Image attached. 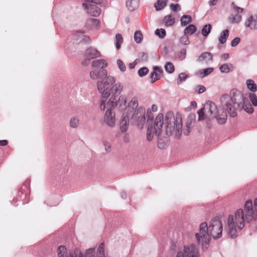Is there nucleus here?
Masks as SVG:
<instances>
[{"label":"nucleus","instance_id":"1","mask_svg":"<svg viewBox=\"0 0 257 257\" xmlns=\"http://www.w3.org/2000/svg\"><path fill=\"white\" fill-rule=\"evenodd\" d=\"M220 106L217 107L216 104L210 101H207L204 106L198 111V119L211 120L215 118L219 124L225 123L227 114L232 117L237 116V109L243 108L248 113L253 112V108L247 102L242 93L237 90L232 89L229 94H223L220 96Z\"/></svg>","mask_w":257,"mask_h":257},{"label":"nucleus","instance_id":"2","mask_svg":"<svg viewBox=\"0 0 257 257\" xmlns=\"http://www.w3.org/2000/svg\"><path fill=\"white\" fill-rule=\"evenodd\" d=\"M244 212L241 208L237 209L234 215H229L227 218L226 231L231 238L236 237L238 231L244 226L245 218L249 221L257 219V198L253 201L247 200L244 205Z\"/></svg>","mask_w":257,"mask_h":257},{"label":"nucleus","instance_id":"3","mask_svg":"<svg viewBox=\"0 0 257 257\" xmlns=\"http://www.w3.org/2000/svg\"><path fill=\"white\" fill-rule=\"evenodd\" d=\"M223 225L218 217L212 218L209 222V226L207 222L201 223L198 232L194 234L195 240L198 245H201L203 249L208 248L210 241V236L216 239L222 235Z\"/></svg>","mask_w":257,"mask_h":257},{"label":"nucleus","instance_id":"4","mask_svg":"<svg viewBox=\"0 0 257 257\" xmlns=\"http://www.w3.org/2000/svg\"><path fill=\"white\" fill-rule=\"evenodd\" d=\"M104 244L101 243L97 248L96 256H95V248H90L85 250L83 254L80 250L76 249L68 252L65 246L60 245L57 247V253L58 257H105Z\"/></svg>","mask_w":257,"mask_h":257},{"label":"nucleus","instance_id":"5","mask_svg":"<svg viewBox=\"0 0 257 257\" xmlns=\"http://www.w3.org/2000/svg\"><path fill=\"white\" fill-rule=\"evenodd\" d=\"M166 133L167 135H173L179 138L181 135L182 121L180 114L174 115L173 112H168L165 117Z\"/></svg>","mask_w":257,"mask_h":257},{"label":"nucleus","instance_id":"6","mask_svg":"<svg viewBox=\"0 0 257 257\" xmlns=\"http://www.w3.org/2000/svg\"><path fill=\"white\" fill-rule=\"evenodd\" d=\"M101 73L104 77L97 82L98 91L103 96L107 97L110 94V87L116 81V78L112 75H108L105 69L101 70Z\"/></svg>","mask_w":257,"mask_h":257},{"label":"nucleus","instance_id":"7","mask_svg":"<svg viewBox=\"0 0 257 257\" xmlns=\"http://www.w3.org/2000/svg\"><path fill=\"white\" fill-rule=\"evenodd\" d=\"M117 106L121 111L131 112V109H134L138 106V99L136 96L133 97L129 102L125 95L122 94L118 97Z\"/></svg>","mask_w":257,"mask_h":257},{"label":"nucleus","instance_id":"8","mask_svg":"<svg viewBox=\"0 0 257 257\" xmlns=\"http://www.w3.org/2000/svg\"><path fill=\"white\" fill-rule=\"evenodd\" d=\"M164 123V117L162 114H159L155 119L154 126H149L147 131V139L151 141L154 138V134L159 136L162 131Z\"/></svg>","mask_w":257,"mask_h":257},{"label":"nucleus","instance_id":"9","mask_svg":"<svg viewBox=\"0 0 257 257\" xmlns=\"http://www.w3.org/2000/svg\"><path fill=\"white\" fill-rule=\"evenodd\" d=\"M133 111L132 115V119L140 129L143 128L146 122V109L143 106H137L134 109H131Z\"/></svg>","mask_w":257,"mask_h":257},{"label":"nucleus","instance_id":"10","mask_svg":"<svg viewBox=\"0 0 257 257\" xmlns=\"http://www.w3.org/2000/svg\"><path fill=\"white\" fill-rule=\"evenodd\" d=\"M198 249L194 244L184 245L177 252L175 257H199Z\"/></svg>","mask_w":257,"mask_h":257},{"label":"nucleus","instance_id":"11","mask_svg":"<svg viewBox=\"0 0 257 257\" xmlns=\"http://www.w3.org/2000/svg\"><path fill=\"white\" fill-rule=\"evenodd\" d=\"M100 5L98 0H85L82 7L87 10V13L91 16L97 17L101 13L100 9L97 6Z\"/></svg>","mask_w":257,"mask_h":257},{"label":"nucleus","instance_id":"12","mask_svg":"<svg viewBox=\"0 0 257 257\" xmlns=\"http://www.w3.org/2000/svg\"><path fill=\"white\" fill-rule=\"evenodd\" d=\"M102 124L106 125L109 128H113L116 124L115 114L112 109H107L101 121Z\"/></svg>","mask_w":257,"mask_h":257},{"label":"nucleus","instance_id":"13","mask_svg":"<svg viewBox=\"0 0 257 257\" xmlns=\"http://www.w3.org/2000/svg\"><path fill=\"white\" fill-rule=\"evenodd\" d=\"M245 26L250 30H255L257 29V15H251L248 17L244 22Z\"/></svg>","mask_w":257,"mask_h":257},{"label":"nucleus","instance_id":"14","mask_svg":"<svg viewBox=\"0 0 257 257\" xmlns=\"http://www.w3.org/2000/svg\"><path fill=\"white\" fill-rule=\"evenodd\" d=\"M128 125L129 117L126 113H123L120 119L119 127L120 131L122 133L125 132L128 129Z\"/></svg>","mask_w":257,"mask_h":257},{"label":"nucleus","instance_id":"15","mask_svg":"<svg viewBox=\"0 0 257 257\" xmlns=\"http://www.w3.org/2000/svg\"><path fill=\"white\" fill-rule=\"evenodd\" d=\"M196 61L199 63L208 64L213 61V56L210 52H204L199 56Z\"/></svg>","mask_w":257,"mask_h":257},{"label":"nucleus","instance_id":"16","mask_svg":"<svg viewBox=\"0 0 257 257\" xmlns=\"http://www.w3.org/2000/svg\"><path fill=\"white\" fill-rule=\"evenodd\" d=\"M163 74L162 69L158 67H153V71L151 73V78L152 83H154L160 78V76Z\"/></svg>","mask_w":257,"mask_h":257},{"label":"nucleus","instance_id":"17","mask_svg":"<svg viewBox=\"0 0 257 257\" xmlns=\"http://www.w3.org/2000/svg\"><path fill=\"white\" fill-rule=\"evenodd\" d=\"M123 89L124 85L122 82H115L110 87V92H112L114 94H119L123 91Z\"/></svg>","mask_w":257,"mask_h":257},{"label":"nucleus","instance_id":"18","mask_svg":"<svg viewBox=\"0 0 257 257\" xmlns=\"http://www.w3.org/2000/svg\"><path fill=\"white\" fill-rule=\"evenodd\" d=\"M194 123V120L190 117L188 118L185 123V126L183 130V133L185 136L189 135L191 130L192 129L193 124Z\"/></svg>","mask_w":257,"mask_h":257},{"label":"nucleus","instance_id":"19","mask_svg":"<svg viewBox=\"0 0 257 257\" xmlns=\"http://www.w3.org/2000/svg\"><path fill=\"white\" fill-rule=\"evenodd\" d=\"M234 68L231 63H224L221 65L219 67V70L221 73H228L233 71Z\"/></svg>","mask_w":257,"mask_h":257},{"label":"nucleus","instance_id":"20","mask_svg":"<svg viewBox=\"0 0 257 257\" xmlns=\"http://www.w3.org/2000/svg\"><path fill=\"white\" fill-rule=\"evenodd\" d=\"M86 56L90 59H94L100 56L99 52L95 49H88L86 52Z\"/></svg>","mask_w":257,"mask_h":257},{"label":"nucleus","instance_id":"21","mask_svg":"<svg viewBox=\"0 0 257 257\" xmlns=\"http://www.w3.org/2000/svg\"><path fill=\"white\" fill-rule=\"evenodd\" d=\"M108 66L107 62L104 59H98L92 61V66L93 67L105 68Z\"/></svg>","mask_w":257,"mask_h":257},{"label":"nucleus","instance_id":"22","mask_svg":"<svg viewBox=\"0 0 257 257\" xmlns=\"http://www.w3.org/2000/svg\"><path fill=\"white\" fill-rule=\"evenodd\" d=\"M139 4V0H127L126 6L130 11H134L136 9Z\"/></svg>","mask_w":257,"mask_h":257},{"label":"nucleus","instance_id":"23","mask_svg":"<svg viewBox=\"0 0 257 257\" xmlns=\"http://www.w3.org/2000/svg\"><path fill=\"white\" fill-rule=\"evenodd\" d=\"M245 84L247 89L251 92H255L257 90V85L253 80L251 79H247Z\"/></svg>","mask_w":257,"mask_h":257},{"label":"nucleus","instance_id":"24","mask_svg":"<svg viewBox=\"0 0 257 257\" xmlns=\"http://www.w3.org/2000/svg\"><path fill=\"white\" fill-rule=\"evenodd\" d=\"M80 124L79 118L78 116H73L70 117L69 120V125L70 127L76 128L78 127Z\"/></svg>","mask_w":257,"mask_h":257},{"label":"nucleus","instance_id":"25","mask_svg":"<svg viewBox=\"0 0 257 257\" xmlns=\"http://www.w3.org/2000/svg\"><path fill=\"white\" fill-rule=\"evenodd\" d=\"M175 19L171 15H167L164 18V22L165 26L167 27H171L175 23Z\"/></svg>","mask_w":257,"mask_h":257},{"label":"nucleus","instance_id":"26","mask_svg":"<svg viewBox=\"0 0 257 257\" xmlns=\"http://www.w3.org/2000/svg\"><path fill=\"white\" fill-rule=\"evenodd\" d=\"M229 35V31L228 30H225L223 31L219 37L218 40L220 44H224L226 42L227 37Z\"/></svg>","mask_w":257,"mask_h":257},{"label":"nucleus","instance_id":"27","mask_svg":"<svg viewBox=\"0 0 257 257\" xmlns=\"http://www.w3.org/2000/svg\"><path fill=\"white\" fill-rule=\"evenodd\" d=\"M167 0H157L154 7L156 11L162 10L167 5Z\"/></svg>","mask_w":257,"mask_h":257},{"label":"nucleus","instance_id":"28","mask_svg":"<svg viewBox=\"0 0 257 257\" xmlns=\"http://www.w3.org/2000/svg\"><path fill=\"white\" fill-rule=\"evenodd\" d=\"M196 31V27L195 25L191 24L186 27L184 31V34L187 35H192Z\"/></svg>","mask_w":257,"mask_h":257},{"label":"nucleus","instance_id":"29","mask_svg":"<svg viewBox=\"0 0 257 257\" xmlns=\"http://www.w3.org/2000/svg\"><path fill=\"white\" fill-rule=\"evenodd\" d=\"M182 26H186L192 22V18L189 15H183L180 20Z\"/></svg>","mask_w":257,"mask_h":257},{"label":"nucleus","instance_id":"30","mask_svg":"<svg viewBox=\"0 0 257 257\" xmlns=\"http://www.w3.org/2000/svg\"><path fill=\"white\" fill-rule=\"evenodd\" d=\"M88 25H91L92 27L94 28H98L100 25V21L94 18L89 19L87 21Z\"/></svg>","mask_w":257,"mask_h":257},{"label":"nucleus","instance_id":"31","mask_svg":"<svg viewBox=\"0 0 257 257\" xmlns=\"http://www.w3.org/2000/svg\"><path fill=\"white\" fill-rule=\"evenodd\" d=\"M229 19L231 23H238L241 21L242 16L237 14L232 15L229 17Z\"/></svg>","mask_w":257,"mask_h":257},{"label":"nucleus","instance_id":"32","mask_svg":"<svg viewBox=\"0 0 257 257\" xmlns=\"http://www.w3.org/2000/svg\"><path fill=\"white\" fill-rule=\"evenodd\" d=\"M117 102V101L116 100V97L113 94H112L108 100L107 101L108 105L109 106V107L111 108V107H114L116 106Z\"/></svg>","mask_w":257,"mask_h":257},{"label":"nucleus","instance_id":"33","mask_svg":"<svg viewBox=\"0 0 257 257\" xmlns=\"http://www.w3.org/2000/svg\"><path fill=\"white\" fill-rule=\"evenodd\" d=\"M99 108L102 111H104L105 109L107 110L108 108L111 109L108 105V103L106 102V99L104 98H103L101 99L99 105Z\"/></svg>","mask_w":257,"mask_h":257},{"label":"nucleus","instance_id":"34","mask_svg":"<svg viewBox=\"0 0 257 257\" xmlns=\"http://www.w3.org/2000/svg\"><path fill=\"white\" fill-rule=\"evenodd\" d=\"M115 39L116 41V48L117 50H118L121 47V44L123 42V38L121 34H117L115 36Z\"/></svg>","mask_w":257,"mask_h":257},{"label":"nucleus","instance_id":"35","mask_svg":"<svg viewBox=\"0 0 257 257\" xmlns=\"http://www.w3.org/2000/svg\"><path fill=\"white\" fill-rule=\"evenodd\" d=\"M100 73L101 71L93 70L90 72L89 75L91 79L96 80L98 78Z\"/></svg>","mask_w":257,"mask_h":257},{"label":"nucleus","instance_id":"36","mask_svg":"<svg viewBox=\"0 0 257 257\" xmlns=\"http://www.w3.org/2000/svg\"><path fill=\"white\" fill-rule=\"evenodd\" d=\"M211 29V26L210 24L205 25L202 30V34L206 37L210 33Z\"/></svg>","mask_w":257,"mask_h":257},{"label":"nucleus","instance_id":"37","mask_svg":"<svg viewBox=\"0 0 257 257\" xmlns=\"http://www.w3.org/2000/svg\"><path fill=\"white\" fill-rule=\"evenodd\" d=\"M143 38V36L142 33L140 31H137L135 32L134 35V39L136 43H140Z\"/></svg>","mask_w":257,"mask_h":257},{"label":"nucleus","instance_id":"38","mask_svg":"<svg viewBox=\"0 0 257 257\" xmlns=\"http://www.w3.org/2000/svg\"><path fill=\"white\" fill-rule=\"evenodd\" d=\"M116 64H117V67H118L119 70L121 72H124L126 70V66L124 64V63H123V62L121 59H117L116 60Z\"/></svg>","mask_w":257,"mask_h":257},{"label":"nucleus","instance_id":"39","mask_svg":"<svg viewBox=\"0 0 257 257\" xmlns=\"http://www.w3.org/2000/svg\"><path fill=\"white\" fill-rule=\"evenodd\" d=\"M165 69L169 73H172L174 71V66L172 63L168 62L165 65Z\"/></svg>","mask_w":257,"mask_h":257},{"label":"nucleus","instance_id":"40","mask_svg":"<svg viewBox=\"0 0 257 257\" xmlns=\"http://www.w3.org/2000/svg\"><path fill=\"white\" fill-rule=\"evenodd\" d=\"M213 71V68H206L205 69H203L200 71V74L201 75L202 77H204L211 73Z\"/></svg>","mask_w":257,"mask_h":257},{"label":"nucleus","instance_id":"41","mask_svg":"<svg viewBox=\"0 0 257 257\" xmlns=\"http://www.w3.org/2000/svg\"><path fill=\"white\" fill-rule=\"evenodd\" d=\"M249 97L252 104L254 106H257V96L254 92H250L249 94Z\"/></svg>","mask_w":257,"mask_h":257},{"label":"nucleus","instance_id":"42","mask_svg":"<svg viewBox=\"0 0 257 257\" xmlns=\"http://www.w3.org/2000/svg\"><path fill=\"white\" fill-rule=\"evenodd\" d=\"M102 143L106 153L110 152L111 149V145L110 143L107 140H103Z\"/></svg>","mask_w":257,"mask_h":257},{"label":"nucleus","instance_id":"43","mask_svg":"<svg viewBox=\"0 0 257 257\" xmlns=\"http://www.w3.org/2000/svg\"><path fill=\"white\" fill-rule=\"evenodd\" d=\"M180 42L185 45H188L190 43V41L188 35L184 34L180 39Z\"/></svg>","mask_w":257,"mask_h":257},{"label":"nucleus","instance_id":"44","mask_svg":"<svg viewBox=\"0 0 257 257\" xmlns=\"http://www.w3.org/2000/svg\"><path fill=\"white\" fill-rule=\"evenodd\" d=\"M155 34L161 38H164L166 36V31L163 29H158L155 31Z\"/></svg>","mask_w":257,"mask_h":257},{"label":"nucleus","instance_id":"45","mask_svg":"<svg viewBox=\"0 0 257 257\" xmlns=\"http://www.w3.org/2000/svg\"><path fill=\"white\" fill-rule=\"evenodd\" d=\"M231 7L234 10V12L236 13L237 15L241 14L243 11V9L240 7H238L235 5L234 3H231Z\"/></svg>","mask_w":257,"mask_h":257},{"label":"nucleus","instance_id":"46","mask_svg":"<svg viewBox=\"0 0 257 257\" xmlns=\"http://www.w3.org/2000/svg\"><path fill=\"white\" fill-rule=\"evenodd\" d=\"M149 72V69L147 67H142L138 71V74L140 77H143L147 75Z\"/></svg>","mask_w":257,"mask_h":257},{"label":"nucleus","instance_id":"47","mask_svg":"<svg viewBox=\"0 0 257 257\" xmlns=\"http://www.w3.org/2000/svg\"><path fill=\"white\" fill-rule=\"evenodd\" d=\"M187 77V75L185 73H181L179 74L178 76V78L177 79V84H180L183 81L185 80L186 78Z\"/></svg>","mask_w":257,"mask_h":257},{"label":"nucleus","instance_id":"48","mask_svg":"<svg viewBox=\"0 0 257 257\" xmlns=\"http://www.w3.org/2000/svg\"><path fill=\"white\" fill-rule=\"evenodd\" d=\"M170 8L172 11H173L174 12L180 11V10H181L180 6L179 4L174 5V4H172L170 5Z\"/></svg>","mask_w":257,"mask_h":257},{"label":"nucleus","instance_id":"49","mask_svg":"<svg viewBox=\"0 0 257 257\" xmlns=\"http://www.w3.org/2000/svg\"><path fill=\"white\" fill-rule=\"evenodd\" d=\"M240 42V39L238 37L235 38L232 40L231 43V45L232 47L237 46Z\"/></svg>","mask_w":257,"mask_h":257},{"label":"nucleus","instance_id":"50","mask_svg":"<svg viewBox=\"0 0 257 257\" xmlns=\"http://www.w3.org/2000/svg\"><path fill=\"white\" fill-rule=\"evenodd\" d=\"M147 115L149 120H152L153 118V115L152 113L151 110L150 109H148L147 110Z\"/></svg>","mask_w":257,"mask_h":257},{"label":"nucleus","instance_id":"51","mask_svg":"<svg viewBox=\"0 0 257 257\" xmlns=\"http://www.w3.org/2000/svg\"><path fill=\"white\" fill-rule=\"evenodd\" d=\"M206 91V88L203 86H199V89L198 90V93H202Z\"/></svg>","mask_w":257,"mask_h":257},{"label":"nucleus","instance_id":"52","mask_svg":"<svg viewBox=\"0 0 257 257\" xmlns=\"http://www.w3.org/2000/svg\"><path fill=\"white\" fill-rule=\"evenodd\" d=\"M151 111L156 112L158 110V106L156 104H153L151 106V108L150 109Z\"/></svg>","mask_w":257,"mask_h":257},{"label":"nucleus","instance_id":"53","mask_svg":"<svg viewBox=\"0 0 257 257\" xmlns=\"http://www.w3.org/2000/svg\"><path fill=\"white\" fill-rule=\"evenodd\" d=\"M218 0H210L209 1V5L210 6H215L216 5Z\"/></svg>","mask_w":257,"mask_h":257},{"label":"nucleus","instance_id":"54","mask_svg":"<svg viewBox=\"0 0 257 257\" xmlns=\"http://www.w3.org/2000/svg\"><path fill=\"white\" fill-rule=\"evenodd\" d=\"M229 57V54L228 53L222 54L220 56V58L223 60H226Z\"/></svg>","mask_w":257,"mask_h":257},{"label":"nucleus","instance_id":"55","mask_svg":"<svg viewBox=\"0 0 257 257\" xmlns=\"http://www.w3.org/2000/svg\"><path fill=\"white\" fill-rule=\"evenodd\" d=\"M90 59L88 58V59H86L82 62V65L84 66H87L89 63Z\"/></svg>","mask_w":257,"mask_h":257},{"label":"nucleus","instance_id":"56","mask_svg":"<svg viewBox=\"0 0 257 257\" xmlns=\"http://www.w3.org/2000/svg\"><path fill=\"white\" fill-rule=\"evenodd\" d=\"M8 144V141L7 140L0 141V146H5Z\"/></svg>","mask_w":257,"mask_h":257},{"label":"nucleus","instance_id":"57","mask_svg":"<svg viewBox=\"0 0 257 257\" xmlns=\"http://www.w3.org/2000/svg\"><path fill=\"white\" fill-rule=\"evenodd\" d=\"M136 65V63H134V62L132 63H130V64H129V68H130V69H133V68H135V67Z\"/></svg>","mask_w":257,"mask_h":257},{"label":"nucleus","instance_id":"58","mask_svg":"<svg viewBox=\"0 0 257 257\" xmlns=\"http://www.w3.org/2000/svg\"><path fill=\"white\" fill-rule=\"evenodd\" d=\"M121 196L122 198H125L126 197V195L124 192H122L121 193Z\"/></svg>","mask_w":257,"mask_h":257},{"label":"nucleus","instance_id":"59","mask_svg":"<svg viewBox=\"0 0 257 257\" xmlns=\"http://www.w3.org/2000/svg\"><path fill=\"white\" fill-rule=\"evenodd\" d=\"M124 141L125 142H127L128 141V136L127 135H125L124 138Z\"/></svg>","mask_w":257,"mask_h":257},{"label":"nucleus","instance_id":"60","mask_svg":"<svg viewBox=\"0 0 257 257\" xmlns=\"http://www.w3.org/2000/svg\"><path fill=\"white\" fill-rule=\"evenodd\" d=\"M158 147L159 148H164V145H162L161 143H158Z\"/></svg>","mask_w":257,"mask_h":257},{"label":"nucleus","instance_id":"61","mask_svg":"<svg viewBox=\"0 0 257 257\" xmlns=\"http://www.w3.org/2000/svg\"><path fill=\"white\" fill-rule=\"evenodd\" d=\"M181 53H183L184 54H186V50L184 49L181 51Z\"/></svg>","mask_w":257,"mask_h":257},{"label":"nucleus","instance_id":"62","mask_svg":"<svg viewBox=\"0 0 257 257\" xmlns=\"http://www.w3.org/2000/svg\"><path fill=\"white\" fill-rule=\"evenodd\" d=\"M192 104L193 105H194V104H195V105H196V103L195 101H193V102H192Z\"/></svg>","mask_w":257,"mask_h":257}]
</instances>
